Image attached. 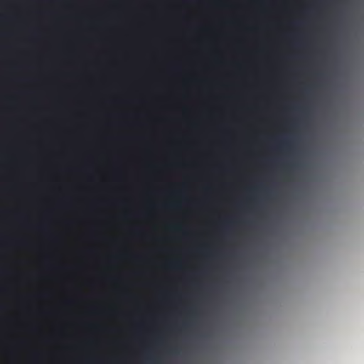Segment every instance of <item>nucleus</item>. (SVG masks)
Wrapping results in <instances>:
<instances>
[{
  "label": "nucleus",
  "instance_id": "1",
  "mask_svg": "<svg viewBox=\"0 0 364 364\" xmlns=\"http://www.w3.org/2000/svg\"><path fill=\"white\" fill-rule=\"evenodd\" d=\"M179 262H173L169 264V267L171 268H178L179 267Z\"/></svg>",
  "mask_w": 364,
  "mask_h": 364
}]
</instances>
